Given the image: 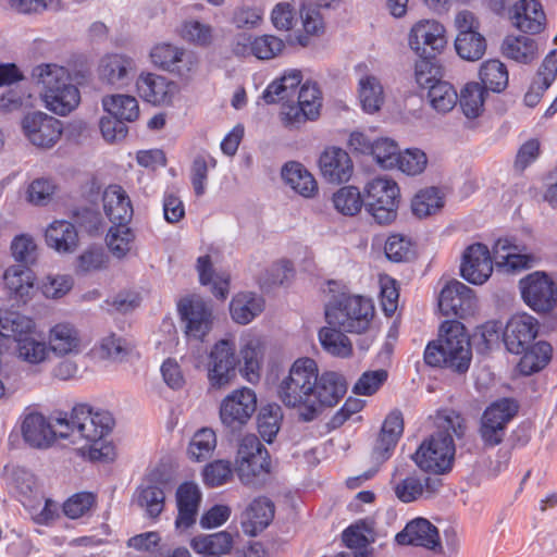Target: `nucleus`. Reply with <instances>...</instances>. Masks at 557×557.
Wrapping results in <instances>:
<instances>
[{"instance_id":"f257e3e1","label":"nucleus","mask_w":557,"mask_h":557,"mask_svg":"<svg viewBox=\"0 0 557 557\" xmlns=\"http://www.w3.org/2000/svg\"><path fill=\"white\" fill-rule=\"evenodd\" d=\"M539 327V321L524 312L512 315L503 330L506 349L515 355H523L518 363L519 371L523 375H532L541 371L552 358L553 348L549 343H534Z\"/></svg>"},{"instance_id":"f03ea898","label":"nucleus","mask_w":557,"mask_h":557,"mask_svg":"<svg viewBox=\"0 0 557 557\" xmlns=\"http://www.w3.org/2000/svg\"><path fill=\"white\" fill-rule=\"evenodd\" d=\"M59 425V436L70 438L77 436L86 441L89 456L92 460H106L109 458L111 447L103 444V438L112 431L114 420L108 411L94 412L88 405H76L67 417L60 412L54 418Z\"/></svg>"},{"instance_id":"7ed1b4c3","label":"nucleus","mask_w":557,"mask_h":557,"mask_svg":"<svg viewBox=\"0 0 557 557\" xmlns=\"http://www.w3.org/2000/svg\"><path fill=\"white\" fill-rule=\"evenodd\" d=\"M466 431L465 420L456 414L447 416L437 430L424 440L412 456L424 472L444 474L451 470L455 458L454 436L460 438Z\"/></svg>"},{"instance_id":"20e7f679","label":"nucleus","mask_w":557,"mask_h":557,"mask_svg":"<svg viewBox=\"0 0 557 557\" xmlns=\"http://www.w3.org/2000/svg\"><path fill=\"white\" fill-rule=\"evenodd\" d=\"M423 358L430 367L466 373L472 360V351L463 324L459 321L444 322L438 338L426 345Z\"/></svg>"},{"instance_id":"39448f33","label":"nucleus","mask_w":557,"mask_h":557,"mask_svg":"<svg viewBox=\"0 0 557 557\" xmlns=\"http://www.w3.org/2000/svg\"><path fill=\"white\" fill-rule=\"evenodd\" d=\"M33 77L42 86V100L49 111L64 116L79 104L81 92L64 66L40 64L33 70Z\"/></svg>"},{"instance_id":"423d86ee","label":"nucleus","mask_w":557,"mask_h":557,"mask_svg":"<svg viewBox=\"0 0 557 557\" xmlns=\"http://www.w3.org/2000/svg\"><path fill=\"white\" fill-rule=\"evenodd\" d=\"M374 313L371 299L347 293L334 295L325 306V320L329 325L347 333H366Z\"/></svg>"},{"instance_id":"0eeeda50","label":"nucleus","mask_w":557,"mask_h":557,"mask_svg":"<svg viewBox=\"0 0 557 557\" xmlns=\"http://www.w3.org/2000/svg\"><path fill=\"white\" fill-rule=\"evenodd\" d=\"M318 364L309 357L298 358L289 368L288 374L280 382L277 396L288 408L307 411L312 403L317 383Z\"/></svg>"},{"instance_id":"6e6552de","label":"nucleus","mask_w":557,"mask_h":557,"mask_svg":"<svg viewBox=\"0 0 557 557\" xmlns=\"http://www.w3.org/2000/svg\"><path fill=\"white\" fill-rule=\"evenodd\" d=\"M236 472L239 481L251 487H261L270 474V455L264 445L253 434L245 435L236 456Z\"/></svg>"},{"instance_id":"1a4fd4ad","label":"nucleus","mask_w":557,"mask_h":557,"mask_svg":"<svg viewBox=\"0 0 557 557\" xmlns=\"http://www.w3.org/2000/svg\"><path fill=\"white\" fill-rule=\"evenodd\" d=\"M399 202V187L387 176L375 177L364 186V209L380 225H387L396 220Z\"/></svg>"},{"instance_id":"9d476101","label":"nucleus","mask_w":557,"mask_h":557,"mask_svg":"<svg viewBox=\"0 0 557 557\" xmlns=\"http://www.w3.org/2000/svg\"><path fill=\"white\" fill-rule=\"evenodd\" d=\"M315 382L311 405L307 411L299 412L300 420L305 422L313 421L324 409L337 405L347 392L345 377L334 371H325L319 374L318 370Z\"/></svg>"},{"instance_id":"9b49d317","label":"nucleus","mask_w":557,"mask_h":557,"mask_svg":"<svg viewBox=\"0 0 557 557\" xmlns=\"http://www.w3.org/2000/svg\"><path fill=\"white\" fill-rule=\"evenodd\" d=\"M521 297L533 311L546 314L557 306V285L555 281L543 271H535L519 282Z\"/></svg>"},{"instance_id":"f8f14e48","label":"nucleus","mask_w":557,"mask_h":557,"mask_svg":"<svg viewBox=\"0 0 557 557\" xmlns=\"http://www.w3.org/2000/svg\"><path fill=\"white\" fill-rule=\"evenodd\" d=\"M256 410V393L248 387H243L232 392L223 399L220 407V419L231 433H236L250 420Z\"/></svg>"},{"instance_id":"ddd939ff","label":"nucleus","mask_w":557,"mask_h":557,"mask_svg":"<svg viewBox=\"0 0 557 557\" xmlns=\"http://www.w3.org/2000/svg\"><path fill=\"white\" fill-rule=\"evenodd\" d=\"M240 360L236 355L235 344L221 339L212 347L208 361V380L213 388H222L236 376Z\"/></svg>"},{"instance_id":"4468645a","label":"nucleus","mask_w":557,"mask_h":557,"mask_svg":"<svg viewBox=\"0 0 557 557\" xmlns=\"http://www.w3.org/2000/svg\"><path fill=\"white\" fill-rule=\"evenodd\" d=\"M22 129L34 146L49 149L60 140L63 125L61 121L45 112L34 111L23 117Z\"/></svg>"},{"instance_id":"2eb2a0df","label":"nucleus","mask_w":557,"mask_h":557,"mask_svg":"<svg viewBox=\"0 0 557 557\" xmlns=\"http://www.w3.org/2000/svg\"><path fill=\"white\" fill-rule=\"evenodd\" d=\"M177 311L185 324L188 337L202 341L211 331L213 318L211 307L199 296L182 298L177 304Z\"/></svg>"},{"instance_id":"dca6fc26","label":"nucleus","mask_w":557,"mask_h":557,"mask_svg":"<svg viewBox=\"0 0 557 557\" xmlns=\"http://www.w3.org/2000/svg\"><path fill=\"white\" fill-rule=\"evenodd\" d=\"M475 307L473 290L457 280L447 283L440 294L438 308L446 317L465 319L473 313Z\"/></svg>"},{"instance_id":"f3484780","label":"nucleus","mask_w":557,"mask_h":557,"mask_svg":"<svg viewBox=\"0 0 557 557\" xmlns=\"http://www.w3.org/2000/svg\"><path fill=\"white\" fill-rule=\"evenodd\" d=\"M447 45L444 26L434 21L418 22L410 32L409 46L418 55H435Z\"/></svg>"},{"instance_id":"a211bd4d","label":"nucleus","mask_w":557,"mask_h":557,"mask_svg":"<svg viewBox=\"0 0 557 557\" xmlns=\"http://www.w3.org/2000/svg\"><path fill=\"white\" fill-rule=\"evenodd\" d=\"M493 272V261L487 246L475 243L467 247L460 265L461 276L469 283L481 285Z\"/></svg>"},{"instance_id":"6ab92c4d","label":"nucleus","mask_w":557,"mask_h":557,"mask_svg":"<svg viewBox=\"0 0 557 557\" xmlns=\"http://www.w3.org/2000/svg\"><path fill=\"white\" fill-rule=\"evenodd\" d=\"M9 484L25 507L35 509L40 506L44 499L41 486L29 469L13 466L9 473Z\"/></svg>"},{"instance_id":"aec40b11","label":"nucleus","mask_w":557,"mask_h":557,"mask_svg":"<svg viewBox=\"0 0 557 557\" xmlns=\"http://www.w3.org/2000/svg\"><path fill=\"white\" fill-rule=\"evenodd\" d=\"M136 87L140 98L153 106L171 104L177 91L175 83L153 73L140 74Z\"/></svg>"},{"instance_id":"412c9836","label":"nucleus","mask_w":557,"mask_h":557,"mask_svg":"<svg viewBox=\"0 0 557 557\" xmlns=\"http://www.w3.org/2000/svg\"><path fill=\"white\" fill-rule=\"evenodd\" d=\"M319 168L327 182L337 184L349 181L354 172L350 156L338 147L326 148L321 153Z\"/></svg>"},{"instance_id":"4be33fe9","label":"nucleus","mask_w":557,"mask_h":557,"mask_svg":"<svg viewBox=\"0 0 557 557\" xmlns=\"http://www.w3.org/2000/svg\"><path fill=\"white\" fill-rule=\"evenodd\" d=\"M404 432V418L400 410H393L385 418L381 432L372 450V457L377 462L387 460Z\"/></svg>"},{"instance_id":"5701e85b","label":"nucleus","mask_w":557,"mask_h":557,"mask_svg":"<svg viewBox=\"0 0 557 557\" xmlns=\"http://www.w3.org/2000/svg\"><path fill=\"white\" fill-rule=\"evenodd\" d=\"M396 542L400 545L423 546L436 550L442 548L438 530L429 520L417 518L397 533Z\"/></svg>"},{"instance_id":"b1692460","label":"nucleus","mask_w":557,"mask_h":557,"mask_svg":"<svg viewBox=\"0 0 557 557\" xmlns=\"http://www.w3.org/2000/svg\"><path fill=\"white\" fill-rule=\"evenodd\" d=\"M201 492L193 482H184L176 490L177 517L176 528L188 529L196 522Z\"/></svg>"},{"instance_id":"393cba45","label":"nucleus","mask_w":557,"mask_h":557,"mask_svg":"<svg viewBox=\"0 0 557 557\" xmlns=\"http://www.w3.org/2000/svg\"><path fill=\"white\" fill-rule=\"evenodd\" d=\"M509 14L513 25L523 33L539 34L543 29L545 14L537 0H519Z\"/></svg>"},{"instance_id":"a878e982","label":"nucleus","mask_w":557,"mask_h":557,"mask_svg":"<svg viewBox=\"0 0 557 557\" xmlns=\"http://www.w3.org/2000/svg\"><path fill=\"white\" fill-rule=\"evenodd\" d=\"M135 75L134 60L124 54H110L101 60L99 76L101 81L116 86H127Z\"/></svg>"},{"instance_id":"bb28decb","label":"nucleus","mask_w":557,"mask_h":557,"mask_svg":"<svg viewBox=\"0 0 557 557\" xmlns=\"http://www.w3.org/2000/svg\"><path fill=\"white\" fill-rule=\"evenodd\" d=\"M103 210L115 224H128L133 218V206L126 191L116 184L109 185L102 195Z\"/></svg>"},{"instance_id":"cd10ccee","label":"nucleus","mask_w":557,"mask_h":557,"mask_svg":"<svg viewBox=\"0 0 557 557\" xmlns=\"http://www.w3.org/2000/svg\"><path fill=\"white\" fill-rule=\"evenodd\" d=\"M274 518V504L267 497L255 498L242 516L245 534L256 536L262 532Z\"/></svg>"},{"instance_id":"c85d7f7f","label":"nucleus","mask_w":557,"mask_h":557,"mask_svg":"<svg viewBox=\"0 0 557 557\" xmlns=\"http://www.w3.org/2000/svg\"><path fill=\"white\" fill-rule=\"evenodd\" d=\"M557 76V50L552 51L545 57L537 70L529 90L524 95V103L528 107H535L545 90L549 88Z\"/></svg>"},{"instance_id":"c756f323","label":"nucleus","mask_w":557,"mask_h":557,"mask_svg":"<svg viewBox=\"0 0 557 557\" xmlns=\"http://www.w3.org/2000/svg\"><path fill=\"white\" fill-rule=\"evenodd\" d=\"M22 434L30 446L41 448L49 446L59 436V431H54L41 413H29L23 421Z\"/></svg>"},{"instance_id":"7c9ffc66","label":"nucleus","mask_w":557,"mask_h":557,"mask_svg":"<svg viewBox=\"0 0 557 557\" xmlns=\"http://www.w3.org/2000/svg\"><path fill=\"white\" fill-rule=\"evenodd\" d=\"M282 178L297 194L310 198L318 191V184L312 174L297 161H289L282 168Z\"/></svg>"},{"instance_id":"2f4dec72","label":"nucleus","mask_w":557,"mask_h":557,"mask_svg":"<svg viewBox=\"0 0 557 557\" xmlns=\"http://www.w3.org/2000/svg\"><path fill=\"white\" fill-rule=\"evenodd\" d=\"M46 243L58 252H73L78 246V233L69 221H54L46 230Z\"/></svg>"},{"instance_id":"473e14b6","label":"nucleus","mask_w":557,"mask_h":557,"mask_svg":"<svg viewBox=\"0 0 557 557\" xmlns=\"http://www.w3.org/2000/svg\"><path fill=\"white\" fill-rule=\"evenodd\" d=\"M264 309V300L255 293H239L230 304L232 319L238 324H248Z\"/></svg>"},{"instance_id":"72a5a7b5","label":"nucleus","mask_w":557,"mask_h":557,"mask_svg":"<svg viewBox=\"0 0 557 557\" xmlns=\"http://www.w3.org/2000/svg\"><path fill=\"white\" fill-rule=\"evenodd\" d=\"M304 34H296L294 42L308 47L310 36H321L325 32V24L321 13V4L304 3L299 10Z\"/></svg>"},{"instance_id":"f704fd0d","label":"nucleus","mask_w":557,"mask_h":557,"mask_svg":"<svg viewBox=\"0 0 557 557\" xmlns=\"http://www.w3.org/2000/svg\"><path fill=\"white\" fill-rule=\"evenodd\" d=\"M50 349L60 356L77 354L81 350L78 331L70 323H59L50 330Z\"/></svg>"},{"instance_id":"c9c22d12","label":"nucleus","mask_w":557,"mask_h":557,"mask_svg":"<svg viewBox=\"0 0 557 557\" xmlns=\"http://www.w3.org/2000/svg\"><path fill=\"white\" fill-rule=\"evenodd\" d=\"M301 72L294 70L284 74L280 79L272 82L263 91L262 98L268 104L280 101L288 102L296 95L301 83Z\"/></svg>"},{"instance_id":"e433bc0d","label":"nucleus","mask_w":557,"mask_h":557,"mask_svg":"<svg viewBox=\"0 0 557 557\" xmlns=\"http://www.w3.org/2000/svg\"><path fill=\"white\" fill-rule=\"evenodd\" d=\"M319 341L322 348L330 355L338 358H348L352 355V344L345 331L336 326H324L319 331Z\"/></svg>"},{"instance_id":"4c0bfd02","label":"nucleus","mask_w":557,"mask_h":557,"mask_svg":"<svg viewBox=\"0 0 557 557\" xmlns=\"http://www.w3.org/2000/svg\"><path fill=\"white\" fill-rule=\"evenodd\" d=\"M104 111L126 122H134L139 116V106L135 97L128 95H111L102 99Z\"/></svg>"},{"instance_id":"58836bf2","label":"nucleus","mask_w":557,"mask_h":557,"mask_svg":"<svg viewBox=\"0 0 557 557\" xmlns=\"http://www.w3.org/2000/svg\"><path fill=\"white\" fill-rule=\"evenodd\" d=\"M455 49L461 59L476 61L484 55L486 41L479 32H460L455 40Z\"/></svg>"},{"instance_id":"ea45409f","label":"nucleus","mask_w":557,"mask_h":557,"mask_svg":"<svg viewBox=\"0 0 557 557\" xmlns=\"http://www.w3.org/2000/svg\"><path fill=\"white\" fill-rule=\"evenodd\" d=\"M481 86L493 92L503 91L508 85V71L499 60L485 61L480 69Z\"/></svg>"},{"instance_id":"a19ab883","label":"nucleus","mask_w":557,"mask_h":557,"mask_svg":"<svg viewBox=\"0 0 557 557\" xmlns=\"http://www.w3.org/2000/svg\"><path fill=\"white\" fill-rule=\"evenodd\" d=\"M359 100L362 110L367 113L379 111L384 102L383 87L380 81L368 75L359 81Z\"/></svg>"},{"instance_id":"79ce46f5","label":"nucleus","mask_w":557,"mask_h":557,"mask_svg":"<svg viewBox=\"0 0 557 557\" xmlns=\"http://www.w3.org/2000/svg\"><path fill=\"white\" fill-rule=\"evenodd\" d=\"M518 403L512 398H500L488 405L481 419L495 425L507 429L508 423L517 416Z\"/></svg>"},{"instance_id":"37998d69","label":"nucleus","mask_w":557,"mask_h":557,"mask_svg":"<svg viewBox=\"0 0 557 557\" xmlns=\"http://www.w3.org/2000/svg\"><path fill=\"white\" fill-rule=\"evenodd\" d=\"M504 55L522 63H529L533 60L536 51L534 39L520 35L507 36L502 45Z\"/></svg>"},{"instance_id":"c03bdc74","label":"nucleus","mask_w":557,"mask_h":557,"mask_svg":"<svg viewBox=\"0 0 557 557\" xmlns=\"http://www.w3.org/2000/svg\"><path fill=\"white\" fill-rule=\"evenodd\" d=\"M190 546L196 553H215L223 555L232 549L233 537L226 531L197 535L191 539Z\"/></svg>"},{"instance_id":"a18cd8bd","label":"nucleus","mask_w":557,"mask_h":557,"mask_svg":"<svg viewBox=\"0 0 557 557\" xmlns=\"http://www.w3.org/2000/svg\"><path fill=\"white\" fill-rule=\"evenodd\" d=\"M135 497L137 505L144 508L150 518H157L163 511L165 494L160 486L156 484L140 485Z\"/></svg>"},{"instance_id":"49530a36","label":"nucleus","mask_w":557,"mask_h":557,"mask_svg":"<svg viewBox=\"0 0 557 557\" xmlns=\"http://www.w3.org/2000/svg\"><path fill=\"white\" fill-rule=\"evenodd\" d=\"M282 418V409L276 404H269L260 408L257 416V426L265 442H273L280 431Z\"/></svg>"},{"instance_id":"de8ad7c7","label":"nucleus","mask_w":557,"mask_h":557,"mask_svg":"<svg viewBox=\"0 0 557 557\" xmlns=\"http://www.w3.org/2000/svg\"><path fill=\"white\" fill-rule=\"evenodd\" d=\"M414 65V78L421 88H430V85L443 82V67L435 55H419Z\"/></svg>"},{"instance_id":"09e8293b","label":"nucleus","mask_w":557,"mask_h":557,"mask_svg":"<svg viewBox=\"0 0 557 557\" xmlns=\"http://www.w3.org/2000/svg\"><path fill=\"white\" fill-rule=\"evenodd\" d=\"M428 99L434 110L440 113H447L456 106L458 94L451 84L437 82V84L430 85Z\"/></svg>"},{"instance_id":"8fccbe9b","label":"nucleus","mask_w":557,"mask_h":557,"mask_svg":"<svg viewBox=\"0 0 557 557\" xmlns=\"http://www.w3.org/2000/svg\"><path fill=\"white\" fill-rule=\"evenodd\" d=\"M215 447V432L210 428H202L194 434L187 453L191 460L202 461L212 456Z\"/></svg>"},{"instance_id":"3c124183","label":"nucleus","mask_w":557,"mask_h":557,"mask_svg":"<svg viewBox=\"0 0 557 557\" xmlns=\"http://www.w3.org/2000/svg\"><path fill=\"white\" fill-rule=\"evenodd\" d=\"M485 90L480 83H468L460 92L459 103L465 115L469 119L478 117L484 106Z\"/></svg>"},{"instance_id":"603ef678","label":"nucleus","mask_w":557,"mask_h":557,"mask_svg":"<svg viewBox=\"0 0 557 557\" xmlns=\"http://www.w3.org/2000/svg\"><path fill=\"white\" fill-rule=\"evenodd\" d=\"M4 284L12 294L23 298L33 287V272L22 264L10 267L5 270Z\"/></svg>"},{"instance_id":"864d4df0","label":"nucleus","mask_w":557,"mask_h":557,"mask_svg":"<svg viewBox=\"0 0 557 557\" xmlns=\"http://www.w3.org/2000/svg\"><path fill=\"white\" fill-rule=\"evenodd\" d=\"M335 209L344 215L354 216L360 212L363 205V196L355 186L339 188L333 195Z\"/></svg>"},{"instance_id":"5fc2aeb1","label":"nucleus","mask_w":557,"mask_h":557,"mask_svg":"<svg viewBox=\"0 0 557 557\" xmlns=\"http://www.w3.org/2000/svg\"><path fill=\"white\" fill-rule=\"evenodd\" d=\"M444 206L437 187H429L420 190L412 199L411 208L414 215L424 218L435 213Z\"/></svg>"},{"instance_id":"6e6d98bb","label":"nucleus","mask_w":557,"mask_h":557,"mask_svg":"<svg viewBox=\"0 0 557 557\" xmlns=\"http://www.w3.org/2000/svg\"><path fill=\"white\" fill-rule=\"evenodd\" d=\"M135 239V234L127 226V224L113 225L107 235V244L110 251L116 258L121 259L131 250L132 243Z\"/></svg>"},{"instance_id":"4d7b16f0","label":"nucleus","mask_w":557,"mask_h":557,"mask_svg":"<svg viewBox=\"0 0 557 557\" xmlns=\"http://www.w3.org/2000/svg\"><path fill=\"white\" fill-rule=\"evenodd\" d=\"M216 160L207 152L197 154L190 168V182L196 196L200 197L206 191L209 168H215Z\"/></svg>"},{"instance_id":"13d9d810","label":"nucleus","mask_w":557,"mask_h":557,"mask_svg":"<svg viewBox=\"0 0 557 557\" xmlns=\"http://www.w3.org/2000/svg\"><path fill=\"white\" fill-rule=\"evenodd\" d=\"M97 351L103 359L123 361L128 356L131 348L125 338L110 333L100 341Z\"/></svg>"},{"instance_id":"bf43d9fd","label":"nucleus","mask_w":557,"mask_h":557,"mask_svg":"<svg viewBox=\"0 0 557 557\" xmlns=\"http://www.w3.org/2000/svg\"><path fill=\"white\" fill-rule=\"evenodd\" d=\"M234 473V468L228 460L218 459L209 462L202 472L203 482L209 487H218L227 483Z\"/></svg>"},{"instance_id":"052dcab7","label":"nucleus","mask_w":557,"mask_h":557,"mask_svg":"<svg viewBox=\"0 0 557 557\" xmlns=\"http://www.w3.org/2000/svg\"><path fill=\"white\" fill-rule=\"evenodd\" d=\"M285 48V42L274 35H262L250 42L251 54L260 60L277 57Z\"/></svg>"},{"instance_id":"680f3d73","label":"nucleus","mask_w":557,"mask_h":557,"mask_svg":"<svg viewBox=\"0 0 557 557\" xmlns=\"http://www.w3.org/2000/svg\"><path fill=\"white\" fill-rule=\"evenodd\" d=\"M286 102V101H283ZM283 124L288 128H299L307 121H313L319 116V110L305 108L298 101L296 104H283L281 113Z\"/></svg>"},{"instance_id":"e2e57ef3","label":"nucleus","mask_w":557,"mask_h":557,"mask_svg":"<svg viewBox=\"0 0 557 557\" xmlns=\"http://www.w3.org/2000/svg\"><path fill=\"white\" fill-rule=\"evenodd\" d=\"M183 54V51L178 50L176 47L162 44L151 50L150 58L153 64L163 70L174 72L178 70L177 63L182 61Z\"/></svg>"},{"instance_id":"0e129e2a","label":"nucleus","mask_w":557,"mask_h":557,"mask_svg":"<svg viewBox=\"0 0 557 557\" xmlns=\"http://www.w3.org/2000/svg\"><path fill=\"white\" fill-rule=\"evenodd\" d=\"M399 149L397 144L389 138L374 140L371 156L377 164L384 169H393L397 164Z\"/></svg>"},{"instance_id":"69168bd1","label":"nucleus","mask_w":557,"mask_h":557,"mask_svg":"<svg viewBox=\"0 0 557 557\" xmlns=\"http://www.w3.org/2000/svg\"><path fill=\"white\" fill-rule=\"evenodd\" d=\"M384 251L386 257L395 262L408 261L414 256L410 240L399 234L387 238Z\"/></svg>"},{"instance_id":"338daca9","label":"nucleus","mask_w":557,"mask_h":557,"mask_svg":"<svg viewBox=\"0 0 557 557\" xmlns=\"http://www.w3.org/2000/svg\"><path fill=\"white\" fill-rule=\"evenodd\" d=\"M396 166L408 175L420 174L426 166V154L420 149H407L397 156Z\"/></svg>"},{"instance_id":"774afa93","label":"nucleus","mask_w":557,"mask_h":557,"mask_svg":"<svg viewBox=\"0 0 557 557\" xmlns=\"http://www.w3.org/2000/svg\"><path fill=\"white\" fill-rule=\"evenodd\" d=\"M96 503L95 495L88 492L74 494L63 504V512L71 519H78L88 513Z\"/></svg>"}]
</instances>
